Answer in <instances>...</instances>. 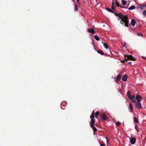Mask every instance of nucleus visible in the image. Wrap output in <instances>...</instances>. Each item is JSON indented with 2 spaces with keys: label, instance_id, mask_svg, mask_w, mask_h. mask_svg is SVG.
<instances>
[{
  "label": "nucleus",
  "instance_id": "nucleus-46",
  "mask_svg": "<svg viewBox=\"0 0 146 146\" xmlns=\"http://www.w3.org/2000/svg\"><path fill=\"white\" fill-rule=\"evenodd\" d=\"M121 23L123 25V23H122L121 22Z\"/></svg>",
  "mask_w": 146,
  "mask_h": 146
},
{
  "label": "nucleus",
  "instance_id": "nucleus-45",
  "mask_svg": "<svg viewBox=\"0 0 146 146\" xmlns=\"http://www.w3.org/2000/svg\"><path fill=\"white\" fill-rule=\"evenodd\" d=\"M121 8H124L125 7H123V6H120Z\"/></svg>",
  "mask_w": 146,
  "mask_h": 146
},
{
  "label": "nucleus",
  "instance_id": "nucleus-48",
  "mask_svg": "<svg viewBox=\"0 0 146 146\" xmlns=\"http://www.w3.org/2000/svg\"><path fill=\"white\" fill-rule=\"evenodd\" d=\"M95 132H94V133H93L94 135H95Z\"/></svg>",
  "mask_w": 146,
  "mask_h": 146
},
{
  "label": "nucleus",
  "instance_id": "nucleus-36",
  "mask_svg": "<svg viewBox=\"0 0 146 146\" xmlns=\"http://www.w3.org/2000/svg\"><path fill=\"white\" fill-rule=\"evenodd\" d=\"M107 145H108V144H109V142L108 141V139H107Z\"/></svg>",
  "mask_w": 146,
  "mask_h": 146
},
{
  "label": "nucleus",
  "instance_id": "nucleus-32",
  "mask_svg": "<svg viewBox=\"0 0 146 146\" xmlns=\"http://www.w3.org/2000/svg\"><path fill=\"white\" fill-rule=\"evenodd\" d=\"M142 13L143 15L146 16V11H143V12Z\"/></svg>",
  "mask_w": 146,
  "mask_h": 146
},
{
  "label": "nucleus",
  "instance_id": "nucleus-24",
  "mask_svg": "<svg viewBox=\"0 0 146 146\" xmlns=\"http://www.w3.org/2000/svg\"><path fill=\"white\" fill-rule=\"evenodd\" d=\"M133 120L134 122H136L137 123L139 122L138 120V119L136 118V117H135V118H134Z\"/></svg>",
  "mask_w": 146,
  "mask_h": 146
},
{
  "label": "nucleus",
  "instance_id": "nucleus-29",
  "mask_svg": "<svg viewBox=\"0 0 146 146\" xmlns=\"http://www.w3.org/2000/svg\"><path fill=\"white\" fill-rule=\"evenodd\" d=\"M94 117H95L94 115H92V114H91V115L90 116V117L91 119H94Z\"/></svg>",
  "mask_w": 146,
  "mask_h": 146
},
{
  "label": "nucleus",
  "instance_id": "nucleus-5",
  "mask_svg": "<svg viewBox=\"0 0 146 146\" xmlns=\"http://www.w3.org/2000/svg\"><path fill=\"white\" fill-rule=\"evenodd\" d=\"M103 120L104 121L108 119V117L106 116V114L105 113L102 114V117Z\"/></svg>",
  "mask_w": 146,
  "mask_h": 146
},
{
  "label": "nucleus",
  "instance_id": "nucleus-35",
  "mask_svg": "<svg viewBox=\"0 0 146 146\" xmlns=\"http://www.w3.org/2000/svg\"><path fill=\"white\" fill-rule=\"evenodd\" d=\"M100 145L101 146H106L105 144H102L100 143Z\"/></svg>",
  "mask_w": 146,
  "mask_h": 146
},
{
  "label": "nucleus",
  "instance_id": "nucleus-13",
  "mask_svg": "<svg viewBox=\"0 0 146 146\" xmlns=\"http://www.w3.org/2000/svg\"><path fill=\"white\" fill-rule=\"evenodd\" d=\"M129 108L131 110L130 112H132L133 110V107L131 103L129 104Z\"/></svg>",
  "mask_w": 146,
  "mask_h": 146
},
{
  "label": "nucleus",
  "instance_id": "nucleus-3",
  "mask_svg": "<svg viewBox=\"0 0 146 146\" xmlns=\"http://www.w3.org/2000/svg\"><path fill=\"white\" fill-rule=\"evenodd\" d=\"M136 141V139L135 138L133 137L130 139V141L132 145L134 144Z\"/></svg>",
  "mask_w": 146,
  "mask_h": 146
},
{
  "label": "nucleus",
  "instance_id": "nucleus-11",
  "mask_svg": "<svg viewBox=\"0 0 146 146\" xmlns=\"http://www.w3.org/2000/svg\"><path fill=\"white\" fill-rule=\"evenodd\" d=\"M67 104V103L65 101H62L61 103V106L63 107L65 106Z\"/></svg>",
  "mask_w": 146,
  "mask_h": 146
},
{
  "label": "nucleus",
  "instance_id": "nucleus-20",
  "mask_svg": "<svg viewBox=\"0 0 146 146\" xmlns=\"http://www.w3.org/2000/svg\"><path fill=\"white\" fill-rule=\"evenodd\" d=\"M94 38L97 41H99L100 40L99 37L97 35H95Z\"/></svg>",
  "mask_w": 146,
  "mask_h": 146
},
{
  "label": "nucleus",
  "instance_id": "nucleus-10",
  "mask_svg": "<svg viewBox=\"0 0 146 146\" xmlns=\"http://www.w3.org/2000/svg\"><path fill=\"white\" fill-rule=\"evenodd\" d=\"M95 119H92L91 120L90 122V126L94 125V124L95 122Z\"/></svg>",
  "mask_w": 146,
  "mask_h": 146
},
{
  "label": "nucleus",
  "instance_id": "nucleus-52",
  "mask_svg": "<svg viewBox=\"0 0 146 146\" xmlns=\"http://www.w3.org/2000/svg\"><path fill=\"white\" fill-rule=\"evenodd\" d=\"M125 44H125H125H124V45H125V46H126Z\"/></svg>",
  "mask_w": 146,
  "mask_h": 146
},
{
  "label": "nucleus",
  "instance_id": "nucleus-27",
  "mask_svg": "<svg viewBox=\"0 0 146 146\" xmlns=\"http://www.w3.org/2000/svg\"><path fill=\"white\" fill-rule=\"evenodd\" d=\"M140 8L141 9H143V8L145 7L146 8V4L143 5H141L140 4Z\"/></svg>",
  "mask_w": 146,
  "mask_h": 146
},
{
  "label": "nucleus",
  "instance_id": "nucleus-41",
  "mask_svg": "<svg viewBox=\"0 0 146 146\" xmlns=\"http://www.w3.org/2000/svg\"><path fill=\"white\" fill-rule=\"evenodd\" d=\"M115 81L117 82V83H118V82L119 81V80H118V79H115Z\"/></svg>",
  "mask_w": 146,
  "mask_h": 146
},
{
  "label": "nucleus",
  "instance_id": "nucleus-14",
  "mask_svg": "<svg viewBox=\"0 0 146 146\" xmlns=\"http://www.w3.org/2000/svg\"><path fill=\"white\" fill-rule=\"evenodd\" d=\"M88 32L92 34H94L95 33L94 30L93 29H88Z\"/></svg>",
  "mask_w": 146,
  "mask_h": 146
},
{
  "label": "nucleus",
  "instance_id": "nucleus-30",
  "mask_svg": "<svg viewBox=\"0 0 146 146\" xmlns=\"http://www.w3.org/2000/svg\"><path fill=\"white\" fill-rule=\"evenodd\" d=\"M131 99V101L133 102L134 103H135V98H132V97Z\"/></svg>",
  "mask_w": 146,
  "mask_h": 146
},
{
  "label": "nucleus",
  "instance_id": "nucleus-49",
  "mask_svg": "<svg viewBox=\"0 0 146 146\" xmlns=\"http://www.w3.org/2000/svg\"><path fill=\"white\" fill-rule=\"evenodd\" d=\"M77 1L78 3L79 2V0H77Z\"/></svg>",
  "mask_w": 146,
  "mask_h": 146
},
{
  "label": "nucleus",
  "instance_id": "nucleus-47",
  "mask_svg": "<svg viewBox=\"0 0 146 146\" xmlns=\"http://www.w3.org/2000/svg\"><path fill=\"white\" fill-rule=\"evenodd\" d=\"M117 0H114V1H115V2H117Z\"/></svg>",
  "mask_w": 146,
  "mask_h": 146
},
{
  "label": "nucleus",
  "instance_id": "nucleus-39",
  "mask_svg": "<svg viewBox=\"0 0 146 146\" xmlns=\"http://www.w3.org/2000/svg\"><path fill=\"white\" fill-rule=\"evenodd\" d=\"M114 0H113V2L112 3V6H113L114 4Z\"/></svg>",
  "mask_w": 146,
  "mask_h": 146
},
{
  "label": "nucleus",
  "instance_id": "nucleus-19",
  "mask_svg": "<svg viewBox=\"0 0 146 146\" xmlns=\"http://www.w3.org/2000/svg\"><path fill=\"white\" fill-rule=\"evenodd\" d=\"M123 22H124L125 23V24H124L125 26L128 27V23H129V21H123Z\"/></svg>",
  "mask_w": 146,
  "mask_h": 146
},
{
  "label": "nucleus",
  "instance_id": "nucleus-43",
  "mask_svg": "<svg viewBox=\"0 0 146 146\" xmlns=\"http://www.w3.org/2000/svg\"><path fill=\"white\" fill-rule=\"evenodd\" d=\"M132 98H135V96L134 95H133V96L132 97Z\"/></svg>",
  "mask_w": 146,
  "mask_h": 146
},
{
  "label": "nucleus",
  "instance_id": "nucleus-42",
  "mask_svg": "<svg viewBox=\"0 0 146 146\" xmlns=\"http://www.w3.org/2000/svg\"><path fill=\"white\" fill-rule=\"evenodd\" d=\"M138 35H141L142 36H143V35L142 34H139V33H138Z\"/></svg>",
  "mask_w": 146,
  "mask_h": 146
},
{
  "label": "nucleus",
  "instance_id": "nucleus-31",
  "mask_svg": "<svg viewBox=\"0 0 146 146\" xmlns=\"http://www.w3.org/2000/svg\"><path fill=\"white\" fill-rule=\"evenodd\" d=\"M121 124V123L119 121L117 122L116 123V125L117 126H119Z\"/></svg>",
  "mask_w": 146,
  "mask_h": 146
},
{
  "label": "nucleus",
  "instance_id": "nucleus-34",
  "mask_svg": "<svg viewBox=\"0 0 146 146\" xmlns=\"http://www.w3.org/2000/svg\"><path fill=\"white\" fill-rule=\"evenodd\" d=\"M115 7H114V6H112V7H111V8L113 10H114V11H115Z\"/></svg>",
  "mask_w": 146,
  "mask_h": 146
},
{
  "label": "nucleus",
  "instance_id": "nucleus-7",
  "mask_svg": "<svg viewBox=\"0 0 146 146\" xmlns=\"http://www.w3.org/2000/svg\"><path fill=\"white\" fill-rule=\"evenodd\" d=\"M136 22L134 19H132L131 20L130 24L132 26H134Z\"/></svg>",
  "mask_w": 146,
  "mask_h": 146
},
{
  "label": "nucleus",
  "instance_id": "nucleus-1",
  "mask_svg": "<svg viewBox=\"0 0 146 146\" xmlns=\"http://www.w3.org/2000/svg\"><path fill=\"white\" fill-rule=\"evenodd\" d=\"M124 56L125 57V60L126 62H127L128 60H130L132 61H135L136 60V59L134 58L132 55H127L125 54Z\"/></svg>",
  "mask_w": 146,
  "mask_h": 146
},
{
  "label": "nucleus",
  "instance_id": "nucleus-44",
  "mask_svg": "<svg viewBox=\"0 0 146 146\" xmlns=\"http://www.w3.org/2000/svg\"><path fill=\"white\" fill-rule=\"evenodd\" d=\"M128 63V64H131V62H129Z\"/></svg>",
  "mask_w": 146,
  "mask_h": 146
},
{
  "label": "nucleus",
  "instance_id": "nucleus-21",
  "mask_svg": "<svg viewBox=\"0 0 146 146\" xmlns=\"http://www.w3.org/2000/svg\"><path fill=\"white\" fill-rule=\"evenodd\" d=\"M99 113V112L98 111H96L95 113V117L96 118H98V116Z\"/></svg>",
  "mask_w": 146,
  "mask_h": 146
},
{
  "label": "nucleus",
  "instance_id": "nucleus-40",
  "mask_svg": "<svg viewBox=\"0 0 146 146\" xmlns=\"http://www.w3.org/2000/svg\"><path fill=\"white\" fill-rule=\"evenodd\" d=\"M119 14V13H115V15L116 16H118V15Z\"/></svg>",
  "mask_w": 146,
  "mask_h": 146
},
{
  "label": "nucleus",
  "instance_id": "nucleus-16",
  "mask_svg": "<svg viewBox=\"0 0 146 146\" xmlns=\"http://www.w3.org/2000/svg\"><path fill=\"white\" fill-rule=\"evenodd\" d=\"M118 17L121 19L123 17L124 15L121 13H119Z\"/></svg>",
  "mask_w": 146,
  "mask_h": 146
},
{
  "label": "nucleus",
  "instance_id": "nucleus-8",
  "mask_svg": "<svg viewBox=\"0 0 146 146\" xmlns=\"http://www.w3.org/2000/svg\"><path fill=\"white\" fill-rule=\"evenodd\" d=\"M97 52L100 54L101 55H105V56H106L107 54H104V52L101 50H98V51H97Z\"/></svg>",
  "mask_w": 146,
  "mask_h": 146
},
{
  "label": "nucleus",
  "instance_id": "nucleus-23",
  "mask_svg": "<svg viewBox=\"0 0 146 146\" xmlns=\"http://www.w3.org/2000/svg\"><path fill=\"white\" fill-rule=\"evenodd\" d=\"M138 128L139 127H138V126L137 124H136L135 126V128L138 132L139 131V130L138 129Z\"/></svg>",
  "mask_w": 146,
  "mask_h": 146
},
{
  "label": "nucleus",
  "instance_id": "nucleus-28",
  "mask_svg": "<svg viewBox=\"0 0 146 146\" xmlns=\"http://www.w3.org/2000/svg\"><path fill=\"white\" fill-rule=\"evenodd\" d=\"M77 10H78V6L76 4H75L74 10L75 11H76Z\"/></svg>",
  "mask_w": 146,
  "mask_h": 146
},
{
  "label": "nucleus",
  "instance_id": "nucleus-50",
  "mask_svg": "<svg viewBox=\"0 0 146 146\" xmlns=\"http://www.w3.org/2000/svg\"><path fill=\"white\" fill-rule=\"evenodd\" d=\"M72 1L74 2H75V0H72Z\"/></svg>",
  "mask_w": 146,
  "mask_h": 146
},
{
  "label": "nucleus",
  "instance_id": "nucleus-22",
  "mask_svg": "<svg viewBox=\"0 0 146 146\" xmlns=\"http://www.w3.org/2000/svg\"><path fill=\"white\" fill-rule=\"evenodd\" d=\"M122 4L123 5H125L127 4V2L124 0H121Z\"/></svg>",
  "mask_w": 146,
  "mask_h": 146
},
{
  "label": "nucleus",
  "instance_id": "nucleus-37",
  "mask_svg": "<svg viewBox=\"0 0 146 146\" xmlns=\"http://www.w3.org/2000/svg\"><path fill=\"white\" fill-rule=\"evenodd\" d=\"M125 61H126L125 60H123L122 61H121V62L123 63H124L125 62Z\"/></svg>",
  "mask_w": 146,
  "mask_h": 146
},
{
  "label": "nucleus",
  "instance_id": "nucleus-25",
  "mask_svg": "<svg viewBox=\"0 0 146 146\" xmlns=\"http://www.w3.org/2000/svg\"><path fill=\"white\" fill-rule=\"evenodd\" d=\"M121 76L120 75L118 74L117 75V77L116 79H118V80H120L121 78Z\"/></svg>",
  "mask_w": 146,
  "mask_h": 146
},
{
  "label": "nucleus",
  "instance_id": "nucleus-26",
  "mask_svg": "<svg viewBox=\"0 0 146 146\" xmlns=\"http://www.w3.org/2000/svg\"><path fill=\"white\" fill-rule=\"evenodd\" d=\"M106 9L108 11L111 12L112 13H113V11L112 10H111V9L110 8H106Z\"/></svg>",
  "mask_w": 146,
  "mask_h": 146
},
{
  "label": "nucleus",
  "instance_id": "nucleus-51",
  "mask_svg": "<svg viewBox=\"0 0 146 146\" xmlns=\"http://www.w3.org/2000/svg\"><path fill=\"white\" fill-rule=\"evenodd\" d=\"M119 92H121V90H120V89L119 90Z\"/></svg>",
  "mask_w": 146,
  "mask_h": 146
},
{
  "label": "nucleus",
  "instance_id": "nucleus-12",
  "mask_svg": "<svg viewBox=\"0 0 146 146\" xmlns=\"http://www.w3.org/2000/svg\"><path fill=\"white\" fill-rule=\"evenodd\" d=\"M127 95L128 97L129 98V99H131L132 98V96L131 95L130 92V91H128L127 92Z\"/></svg>",
  "mask_w": 146,
  "mask_h": 146
},
{
  "label": "nucleus",
  "instance_id": "nucleus-38",
  "mask_svg": "<svg viewBox=\"0 0 146 146\" xmlns=\"http://www.w3.org/2000/svg\"><path fill=\"white\" fill-rule=\"evenodd\" d=\"M94 110H93L91 114L92 115H94Z\"/></svg>",
  "mask_w": 146,
  "mask_h": 146
},
{
  "label": "nucleus",
  "instance_id": "nucleus-17",
  "mask_svg": "<svg viewBox=\"0 0 146 146\" xmlns=\"http://www.w3.org/2000/svg\"><path fill=\"white\" fill-rule=\"evenodd\" d=\"M103 45L105 48L106 49H108V45L107 44L105 43H103Z\"/></svg>",
  "mask_w": 146,
  "mask_h": 146
},
{
  "label": "nucleus",
  "instance_id": "nucleus-18",
  "mask_svg": "<svg viewBox=\"0 0 146 146\" xmlns=\"http://www.w3.org/2000/svg\"><path fill=\"white\" fill-rule=\"evenodd\" d=\"M135 7L134 6L132 5L128 8V9L129 10H132L135 9Z\"/></svg>",
  "mask_w": 146,
  "mask_h": 146
},
{
  "label": "nucleus",
  "instance_id": "nucleus-15",
  "mask_svg": "<svg viewBox=\"0 0 146 146\" xmlns=\"http://www.w3.org/2000/svg\"><path fill=\"white\" fill-rule=\"evenodd\" d=\"M91 127L93 129L94 132H96L97 131V129L94 126V125H93L91 126Z\"/></svg>",
  "mask_w": 146,
  "mask_h": 146
},
{
  "label": "nucleus",
  "instance_id": "nucleus-2",
  "mask_svg": "<svg viewBox=\"0 0 146 146\" xmlns=\"http://www.w3.org/2000/svg\"><path fill=\"white\" fill-rule=\"evenodd\" d=\"M135 106L138 109H141L142 108L140 102H135Z\"/></svg>",
  "mask_w": 146,
  "mask_h": 146
},
{
  "label": "nucleus",
  "instance_id": "nucleus-33",
  "mask_svg": "<svg viewBox=\"0 0 146 146\" xmlns=\"http://www.w3.org/2000/svg\"><path fill=\"white\" fill-rule=\"evenodd\" d=\"M115 5L117 7H119L120 6L119 5V3L117 2H116Z\"/></svg>",
  "mask_w": 146,
  "mask_h": 146
},
{
  "label": "nucleus",
  "instance_id": "nucleus-4",
  "mask_svg": "<svg viewBox=\"0 0 146 146\" xmlns=\"http://www.w3.org/2000/svg\"><path fill=\"white\" fill-rule=\"evenodd\" d=\"M128 17H127V15L124 16L121 19V22L122 21L123 22V21H128Z\"/></svg>",
  "mask_w": 146,
  "mask_h": 146
},
{
  "label": "nucleus",
  "instance_id": "nucleus-6",
  "mask_svg": "<svg viewBox=\"0 0 146 146\" xmlns=\"http://www.w3.org/2000/svg\"><path fill=\"white\" fill-rule=\"evenodd\" d=\"M136 100L138 102H140L141 100L142 99L141 97L138 95H137L136 97Z\"/></svg>",
  "mask_w": 146,
  "mask_h": 146
},
{
  "label": "nucleus",
  "instance_id": "nucleus-9",
  "mask_svg": "<svg viewBox=\"0 0 146 146\" xmlns=\"http://www.w3.org/2000/svg\"><path fill=\"white\" fill-rule=\"evenodd\" d=\"M127 76L126 74H124L122 77V80L124 81H127Z\"/></svg>",
  "mask_w": 146,
  "mask_h": 146
}]
</instances>
